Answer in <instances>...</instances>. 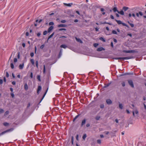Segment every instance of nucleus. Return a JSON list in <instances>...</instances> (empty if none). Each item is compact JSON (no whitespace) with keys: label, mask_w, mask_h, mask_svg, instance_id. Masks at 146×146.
Wrapping results in <instances>:
<instances>
[{"label":"nucleus","mask_w":146,"mask_h":146,"mask_svg":"<svg viewBox=\"0 0 146 146\" xmlns=\"http://www.w3.org/2000/svg\"><path fill=\"white\" fill-rule=\"evenodd\" d=\"M115 21L119 25L122 24V22H121V21L120 20H117L116 19H115Z\"/></svg>","instance_id":"f3484780"},{"label":"nucleus","mask_w":146,"mask_h":146,"mask_svg":"<svg viewBox=\"0 0 146 146\" xmlns=\"http://www.w3.org/2000/svg\"><path fill=\"white\" fill-rule=\"evenodd\" d=\"M6 77H8L9 76V74L8 72H6Z\"/></svg>","instance_id":"4d7b16f0"},{"label":"nucleus","mask_w":146,"mask_h":146,"mask_svg":"<svg viewBox=\"0 0 146 146\" xmlns=\"http://www.w3.org/2000/svg\"><path fill=\"white\" fill-rule=\"evenodd\" d=\"M44 45L43 44L40 47V48L41 49H42L44 48Z\"/></svg>","instance_id":"603ef678"},{"label":"nucleus","mask_w":146,"mask_h":146,"mask_svg":"<svg viewBox=\"0 0 146 146\" xmlns=\"http://www.w3.org/2000/svg\"><path fill=\"white\" fill-rule=\"evenodd\" d=\"M11 96H12V97L13 98H14V94L13 93H11Z\"/></svg>","instance_id":"c03bdc74"},{"label":"nucleus","mask_w":146,"mask_h":146,"mask_svg":"<svg viewBox=\"0 0 146 146\" xmlns=\"http://www.w3.org/2000/svg\"><path fill=\"white\" fill-rule=\"evenodd\" d=\"M110 84V83H109V84H108L106 85H105L104 87V88H106L108 87Z\"/></svg>","instance_id":"4c0bfd02"},{"label":"nucleus","mask_w":146,"mask_h":146,"mask_svg":"<svg viewBox=\"0 0 146 146\" xmlns=\"http://www.w3.org/2000/svg\"><path fill=\"white\" fill-rule=\"evenodd\" d=\"M3 125L5 126H7L9 125V123H7V122H4L3 123Z\"/></svg>","instance_id":"c85d7f7f"},{"label":"nucleus","mask_w":146,"mask_h":146,"mask_svg":"<svg viewBox=\"0 0 146 146\" xmlns=\"http://www.w3.org/2000/svg\"><path fill=\"white\" fill-rule=\"evenodd\" d=\"M30 61L33 65L34 64V60L33 59H32L30 60Z\"/></svg>","instance_id":"b1692460"},{"label":"nucleus","mask_w":146,"mask_h":146,"mask_svg":"<svg viewBox=\"0 0 146 146\" xmlns=\"http://www.w3.org/2000/svg\"><path fill=\"white\" fill-rule=\"evenodd\" d=\"M24 64H20L19 66V68L20 69H22L24 67Z\"/></svg>","instance_id":"2eb2a0df"},{"label":"nucleus","mask_w":146,"mask_h":146,"mask_svg":"<svg viewBox=\"0 0 146 146\" xmlns=\"http://www.w3.org/2000/svg\"><path fill=\"white\" fill-rule=\"evenodd\" d=\"M22 46L23 47H25V43H23L22 44Z\"/></svg>","instance_id":"338daca9"},{"label":"nucleus","mask_w":146,"mask_h":146,"mask_svg":"<svg viewBox=\"0 0 146 146\" xmlns=\"http://www.w3.org/2000/svg\"><path fill=\"white\" fill-rule=\"evenodd\" d=\"M128 9V7H123L122 10L119 12V14H120L121 15H124L125 12Z\"/></svg>","instance_id":"f257e3e1"},{"label":"nucleus","mask_w":146,"mask_h":146,"mask_svg":"<svg viewBox=\"0 0 146 146\" xmlns=\"http://www.w3.org/2000/svg\"><path fill=\"white\" fill-rule=\"evenodd\" d=\"M114 59H116V60L120 59L121 60H123L124 59H127L128 57H122V58H120V57L115 58Z\"/></svg>","instance_id":"20e7f679"},{"label":"nucleus","mask_w":146,"mask_h":146,"mask_svg":"<svg viewBox=\"0 0 146 146\" xmlns=\"http://www.w3.org/2000/svg\"><path fill=\"white\" fill-rule=\"evenodd\" d=\"M30 76L31 78H33V74L32 72H31V73Z\"/></svg>","instance_id":"bf43d9fd"},{"label":"nucleus","mask_w":146,"mask_h":146,"mask_svg":"<svg viewBox=\"0 0 146 146\" xmlns=\"http://www.w3.org/2000/svg\"><path fill=\"white\" fill-rule=\"evenodd\" d=\"M41 86H39L38 87V89L37 90V93L39 94V92L41 90Z\"/></svg>","instance_id":"dca6fc26"},{"label":"nucleus","mask_w":146,"mask_h":146,"mask_svg":"<svg viewBox=\"0 0 146 146\" xmlns=\"http://www.w3.org/2000/svg\"><path fill=\"white\" fill-rule=\"evenodd\" d=\"M100 10L101 12H104V11L105 10L103 8H101L100 9Z\"/></svg>","instance_id":"680f3d73"},{"label":"nucleus","mask_w":146,"mask_h":146,"mask_svg":"<svg viewBox=\"0 0 146 146\" xmlns=\"http://www.w3.org/2000/svg\"><path fill=\"white\" fill-rule=\"evenodd\" d=\"M128 23H129L130 24V25L132 27H134V24H133L131 23H129V21H128Z\"/></svg>","instance_id":"ea45409f"},{"label":"nucleus","mask_w":146,"mask_h":146,"mask_svg":"<svg viewBox=\"0 0 146 146\" xmlns=\"http://www.w3.org/2000/svg\"><path fill=\"white\" fill-rule=\"evenodd\" d=\"M139 15L141 16H142L143 15V13L141 11H140V12H139Z\"/></svg>","instance_id":"6e6d98bb"},{"label":"nucleus","mask_w":146,"mask_h":146,"mask_svg":"<svg viewBox=\"0 0 146 146\" xmlns=\"http://www.w3.org/2000/svg\"><path fill=\"white\" fill-rule=\"evenodd\" d=\"M54 23L52 22H50L49 23V25H54Z\"/></svg>","instance_id":"58836bf2"},{"label":"nucleus","mask_w":146,"mask_h":146,"mask_svg":"<svg viewBox=\"0 0 146 146\" xmlns=\"http://www.w3.org/2000/svg\"><path fill=\"white\" fill-rule=\"evenodd\" d=\"M36 65L37 68H38V61L37 60L36 62Z\"/></svg>","instance_id":"c756f323"},{"label":"nucleus","mask_w":146,"mask_h":146,"mask_svg":"<svg viewBox=\"0 0 146 146\" xmlns=\"http://www.w3.org/2000/svg\"><path fill=\"white\" fill-rule=\"evenodd\" d=\"M100 40H101L102 41L104 42H105L106 41L105 40L103 37H100L99 38Z\"/></svg>","instance_id":"393cba45"},{"label":"nucleus","mask_w":146,"mask_h":146,"mask_svg":"<svg viewBox=\"0 0 146 146\" xmlns=\"http://www.w3.org/2000/svg\"><path fill=\"white\" fill-rule=\"evenodd\" d=\"M41 35V33L40 32H39L37 34V36L38 37H39L40 36V35Z\"/></svg>","instance_id":"a18cd8bd"},{"label":"nucleus","mask_w":146,"mask_h":146,"mask_svg":"<svg viewBox=\"0 0 146 146\" xmlns=\"http://www.w3.org/2000/svg\"><path fill=\"white\" fill-rule=\"evenodd\" d=\"M46 72L45 66V65H43V72L44 74H45Z\"/></svg>","instance_id":"cd10ccee"},{"label":"nucleus","mask_w":146,"mask_h":146,"mask_svg":"<svg viewBox=\"0 0 146 146\" xmlns=\"http://www.w3.org/2000/svg\"><path fill=\"white\" fill-rule=\"evenodd\" d=\"M71 140H72V144H73V141H74V137L73 136H72L71 137Z\"/></svg>","instance_id":"f704fd0d"},{"label":"nucleus","mask_w":146,"mask_h":146,"mask_svg":"<svg viewBox=\"0 0 146 146\" xmlns=\"http://www.w3.org/2000/svg\"><path fill=\"white\" fill-rule=\"evenodd\" d=\"M119 107L120 109H123V106L122 104H119Z\"/></svg>","instance_id":"412c9836"},{"label":"nucleus","mask_w":146,"mask_h":146,"mask_svg":"<svg viewBox=\"0 0 146 146\" xmlns=\"http://www.w3.org/2000/svg\"><path fill=\"white\" fill-rule=\"evenodd\" d=\"M110 18L112 19H114V17L112 15H110Z\"/></svg>","instance_id":"e2e57ef3"},{"label":"nucleus","mask_w":146,"mask_h":146,"mask_svg":"<svg viewBox=\"0 0 146 146\" xmlns=\"http://www.w3.org/2000/svg\"><path fill=\"white\" fill-rule=\"evenodd\" d=\"M25 89L26 90H27L28 89L27 85V84H25L24 86Z\"/></svg>","instance_id":"4be33fe9"},{"label":"nucleus","mask_w":146,"mask_h":146,"mask_svg":"<svg viewBox=\"0 0 146 146\" xmlns=\"http://www.w3.org/2000/svg\"><path fill=\"white\" fill-rule=\"evenodd\" d=\"M62 52L61 50H60V52L59 53V58L60 57V56L62 55Z\"/></svg>","instance_id":"7c9ffc66"},{"label":"nucleus","mask_w":146,"mask_h":146,"mask_svg":"<svg viewBox=\"0 0 146 146\" xmlns=\"http://www.w3.org/2000/svg\"><path fill=\"white\" fill-rule=\"evenodd\" d=\"M4 112V110H3L2 109H0V114L3 113Z\"/></svg>","instance_id":"72a5a7b5"},{"label":"nucleus","mask_w":146,"mask_h":146,"mask_svg":"<svg viewBox=\"0 0 146 146\" xmlns=\"http://www.w3.org/2000/svg\"><path fill=\"white\" fill-rule=\"evenodd\" d=\"M17 58H14V62H17Z\"/></svg>","instance_id":"864d4df0"},{"label":"nucleus","mask_w":146,"mask_h":146,"mask_svg":"<svg viewBox=\"0 0 146 146\" xmlns=\"http://www.w3.org/2000/svg\"><path fill=\"white\" fill-rule=\"evenodd\" d=\"M97 143L98 144L101 143V141L100 139H98L97 141Z\"/></svg>","instance_id":"a19ab883"},{"label":"nucleus","mask_w":146,"mask_h":146,"mask_svg":"<svg viewBox=\"0 0 146 146\" xmlns=\"http://www.w3.org/2000/svg\"><path fill=\"white\" fill-rule=\"evenodd\" d=\"M76 39L78 42H79L81 43H82V40L79 38H77L76 37Z\"/></svg>","instance_id":"a211bd4d"},{"label":"nucleus","mask_w":146,"mask_h":146,"mask_svg":"<svg viewBox=\"0 0 146 146\" xmlns=\"http://www.w3.org/2000/svg\"><path fill=\"white\" fill-rule=\"evenodd\" d=\"M17 57H18V58H20V52H18Z\"/></svg>","instance_id":"5fc2aeb1"},{"label":"nucleus","mask_w":146,"mask_h":146,"mask_svg":"<svg viewBox=\"0 0 146 146\" xmlns=\"http://www.w3.org/2000/svg\"><path fill=\"white\" fill-rule=\"evenodd\" d=\"M86 134H84L82 136V138L84 140L86 138Z\"/></svg>","instance_id":"a878e982"},{"label":"nucleus","mask_w":146,"mask_h":146,"mask_svg":"<svg viewBox=\"0 0 146 146\" xmlns=\"http://www.w3.org/2000/svg\"><path fill=\"white\" fill-rule=\"evenodd\" d=\"M86 122V120L85 119H84L82 121L81 125V127H82L83 126V125H84L85 123Z\"/></svg>","instance_id":"4468645a"},{"label":"nucleus","mask_w":146,"mask_h":146,"mask_svg":"<svg viewBox=\"0 0 146 146\" xmlns=\"http://www.w3.org/2000/svg\"><path fill=\"white\" fill-rule=\"evenodd\" d=\"M106 102L108 104L110 105L112 104V101L110 99H107L106 100Z\"/></svg>","instance_id":"423d86ee"},{"label":"nucleus","mask_w":146,"mask_h":146,"mask_svg":"<svg viewBox=\"0 0 146 146\" xmlns=\"http://www.w3.org/2000/svg\"><path fill=\"white\" fill-rule=\"evenodd\" d=\"M47 33V32L46 31H44L43 33V34L44 35H45Z\"/></svg>","instance_id":"3c124183"},{"label":"nucleus","mask_w":146,"mask_h":146,"mask_svg":"<svg viewBox=\"0 0 146 146\" xmlns=\"http://www.w3.org/2000/svg\"><path fill=\"white\" fill-rule=\"evenodd\" d=\"M132 113L133 116H135V113L137 115L138 113V111L137 109L135 108L132 111Z\"/></svg>","instance_id":"f03ea898"},{"label":"nucleus","mask_w":146,"mask_h":146,"mask_svg":"<svg viewBox=\"0 0 146 146\" xmlns=\"http://www.w3.org/2000/svg\"><path fill=\"white\" fill-rule=\"evenodd\" d=\"M100 108H103L104 107V104H101L100 106Z\"/></svg>","instance_id":"37998d69"},{"label":"nucleus","mask_w":146,"mask_h":146,"mask_svg":"<svg viewBox=\"0 0 146 146\" xmlns=\"http://www.w3.org/2000/svg\"><path fill=\"white\" fill-rule=\"evenodd\" d=\"M104 50L105 49L102 47L98 48L97 49V51H100Z\"/></svg>","instance_id":"1a4fd4ad"},{"label":"nucleus","mask_w":146,"mask_h":146,"mask_svg":"<svg viewBox=\"0 0 146 146\" xmlns=\"http://www.w3.org/2000/svg\"><path fill=\"white\" fill-rule=\"evenodd\" d=\"M107 22H104V23H102V22H101L100 23V24H107Z\"/></svg>","instance_id":"13d9d810"},{"label":"nucleus","mask_w":146,"mask_h":146,"mask_svg":"<svg viewBox=\"0 0 146 146\" xmlns=\"http://www.w3.org/2000/svg\"><path fill=\"white\" fill-rule=\"evenodd\" d=\"M104 133H105L106 135H108L109 133V132L108 131H105L104 132Z\"/></svg>","instance_id":"0e129e2a"},{"label":"nucleus","mask_w":146,"mask_h":146,"mask_svg":"<svg viewBox=\"0 0 146 146\" xmlns=\"http://www.w3.org/2000/svg\"><path fill=\"white\" fill-rule=\"evenodd\" d=\"M78 137H79L78 135H77L76 136V140H78Z\"/></svg>","instance_id":"69168bd1"},{"label":"nucleus","mask_w":146,"mask_h":146,"mask_svg":"<svg viewBox=\"0 0 146 146\" xmlns=\"http://www.w3.org/2000/svg\"><path fill=\"white\" fill-rule=\"evenodd\" d=\"M112 33L113 34H117V33L116 32V31L115 30H113L112 31Z\"/></svg>","instance_id":"c9c22d12"},{"label":"nucleus","mask_w":146,"mask_h":146,"mask_svg":"<svg viewBox=\"0 0 146 146\" xmlns=\"http://www.w3.org/2000/svg\"><path fill=\"white\" fill-rule=\"evenodd\" d=\"M122 24L123 26H126L127 27H128L127 25V24H126L125 23H122Z\"/></svg>","instance_id":"de8ad7c7"},{"label":"nucleus","mask_w":146,"mask_h":146,"mask_svg":"<svg viewBox=\"0 0 146 146\" xmlns=\"http://www.w3.org/2000/svg\"><path fill=\"white\" fill-rule=\"evenodd\" d=\"M12 83L13 85H15L16 84V82L15 81H13L12 82Z\"/></svg>","instance_id":"774afa93"},{"label":"nucleus","mask_w":146,"mask_h":146,"mask_svg":"<svg viewBox=\"0 0 146 146\" xmlns=\"http://www.w3.org/2000/svg\"><path fill=\"white\" fill-rule=\"evenodd\" d=\"M3 80L2 79L0 80V84H2L3 83Z\"/></svg>","instance_id":"052dcab7"},{"label":"nucleus","mask_w":146,"mask_h":146,"mask_svg":"<svg viewBox=\"0 0 146 146\" xmlns=\"http://www.w3.org/2000/svg\"><path fill=\"white\" fill-rule=\"evenodd\" d=\"M66 22V20H62L61 21V22L62 23H65Z\"/></svg>","instance_id":"49530a36"},{"label":"nucleus","mask_w":146,"mask_h":146,"mask_svg":"<svg viewBox=\"0 0 146 146\" xmlns=\"http://www.w3.org/2000/svg\"><path fill=\"white\" fill-rule=\"evenodd\" d=\"M66 27L67 25L65 24H60L58 25V27Z\"/></svg>","instance_id":"9b49d317"},{"label":"nucleus","mask_w":146,"mask_h":146,"mask_svg":"<svg viewBox=\"0 0 146 146\" xmlns=\"http://www.w3.org/2000/svg\"><path fill=\"white\" fill-rule=\"evenodd\" d=\"M14 130V128H11V129H7L6 130H5L4 131V133H6L12 131Z\"/></svg>","instance_id":"0eeeda50"},{"label":"nucleus","mask_w":146,"mask_h":146,"mask_svg":"<svg viewBox=\"0 0 146 146\" xmlns=\"http://www.w3.org/2000/svg\"><path fill=\"white\" fill-rule=\"evenodd\" d=\"M64 4L65 6L70 7H71L72 5H73V3H71L68 4H67L66 3H64Z\"/></svg>","instance_id":"6e6552de"},{"label":"nucleus","mask_w":146,"mask_h":146,"mask_svg":"<svg viewBox=\"0 0 146 146\" xmlns=\"http://www.w3.org/2000/svg\"><path fill=\"white\" fill-rule=\"evenodd\" d=\"M127 80L125 81H122L121 82V84L122 86L123 87H124L125 86V84L127 83Z\"/></svg>","instance_id":"39448f33"},{"label":"nucleus","mask_w":146,"mask_h":146,"mask_svg":"<svg viewBox=\"0 0 146 146\" xmlns=\"http://www.w3.org/2000/svg\"><path fill=\"white\" fill-rule=\"evenodd\" d=\"M40 78V76L38 75L37 76V78L40 81H41Z\"/></svg>","instance_id":"bb28decb"},{"label":"nucleus","mask_w":146,"mask_h":146,"mask_svg":"<svg viewBox=\"0 0 146 146\" xmlns=\"http://www.w3.org/2000/svg\"><path fill=\"white\" fill-rule=\"evenodd\" d=\"M34 55V54L33 52H31L30 54V56L31 57L33 56Z\"/></svg>","instance_id":"8fccbe9b"},{"label":"nucleus","mask_w":146,"mask_h":146,"mask_svg":"<svg viewBox=\"0 0 146 146\" xmlns=\"http://www.w3.org/2000/svg\"><path fill=\"white\" fill-rule=\"evenodd\" d=\"M136 52L135 50H128V53H134Z\"/></svg>","instance_id":"aec40b11"},{"label":"nucleus","mask_w":146,"mask_h":146,"mask_svg":"<svg viewBox=\"0 0 146 146\" xmlns=\"http://www.w3.org/2000/svg\"><path fill=\"white\" fill-rule=\"evenodd\" d=\"M9 113V111H7L5 112V114L4 115H8Z\"/></svg>","instance_id":"79ce46f5"},{"label":"nucleus","mask_w":146,"mask_h":146,"mask_svg":"<svg viewBox=\"0 0 146 146\" xmlns=\"http://www.w3.org/2000/svg\"><path fill=\"white\" fill-rule=\"evenodd\" d=\"M54 33H53L50 36H49L48 38V40L50 38H51L54 35Z\"/></svg>","instance_id":"5701e85b"},{"label":"nucleus","mask_w":146,"mask_h":146,"mask_svg":"<svg viewBox=\"0 0 146 146\" xmlns=\"http://www.w3.org/2000/svg\"><path fill=\"white\" fill-rule=\"evenodd\" d=\"M128 84L132 88H134V86L132 81L131 80H128Z\"/></svg>","instance_id":"7ed1b4c3"},{"label":"nucleus","mask_w":146,"mask_h":146,"mask_svg":"<svg viewBox=\"0 0 146 146\" xmlns=\"http://www.w3.org/2000/svg\"><path fill=\"white\" fill-rule=\"evenodd\" d=\"M113 10L114 12H117V13H119V12H120L117 9V8L116 7H114L113 9Z\"/></svg>","instance_id":"ddd939ff"},{"label":"nucleus","mask_w":146,"mask_h":146,"mask_svg":"<svg viewBox=\"0 0 146 146\" xmlns=\"http://www.w3.org/2000/svg\"><path fill=\"white\" fill-rule=\"evenodd\" d=\"M48 88H47L45 92L44 95H43L42 98L41 99L40 102H41V101H42V100L43 99L45 95H46L47 92V91L48 90Z\"/></svg>","instance_id":"f8f14e48"},{"label":"nucleus","mask_w":146,"mask_h":146,"mask_svg":"<svg viewBox=\"0 0 146 146\" xmlns=\"http://www.w3.org/2000/svg\"><path fill=\"white\" fill-rule=\"evenodd\" d=\"M60 47L61 48H65L67 47V46L65 44H62L60 46Z\"/></svg>","instance_id":"6ab92c4d"},{"label":"nucleus","mask_w":146,"mask_h":146,"mask_svg":"<svg viewBox=\"0 0 146 146\" xmlns=\"http://www.w3.org/2000/svg\"><path fill=\"white\" fill-rule=\"evenodd\" d=\"M66 29L65 28L60 29H59V30L60 31L62 30L66 31Z\"/></svg>","instance_id":"09e8293b"},{"label":"nucleus","mask_w":146,"mask_h":146,"mask_svg":"<svg viewBox=\"0 0 146 146\" xmlns=\"http://www.w3.org/2000/svg\"><path fill=\"white\" fill-rule=\"evenodd\" d=\"M100 116H97L95 117V119L96 120H99L100 118Z\"/></svg>","instance_id":"2f4dec72"},{"label":"nucleus","mask_w":146,"mask_h":146,"mask_svg":"<svg viewBox=\"0 0 146 146\" xmlns=\"http://www.w3.org/2000/svg\"><path fill=\"white\" fill-rule=\"evenodd\" d=\"M98 45V43H94V46L95 47H96Z\"/></svg>","instance_id":"e433bc0d"},{"label":"nucleus","mask_w":146,"mask_h":146,"mask_svg":"<svg viewBox=\"0 0 146 146\" xmlns=\"http://www.w3.org/2000/svg\"><path fill=\"white\" fill-rule=\"evenodd\" d=\"M11 67L12 69H13L14 68V66L13 63H11L10 64Z\"/></svg>","instance_id":"473e14b6"},{"label":"nucleus","mask_w":146,"mask_h":146,"mask_svg":"<svg viewBox=\"0 0 146 146\" xmlns=\"http://www.w3.org/2000/svg\"><path fill=\"white\" fill-rule=\"evenodd\" d=\"M54 27L53 26H51L48 29V33L50 32L53 29Z\"/></svg>","instance_id":"9d476101"}]
</instances>
